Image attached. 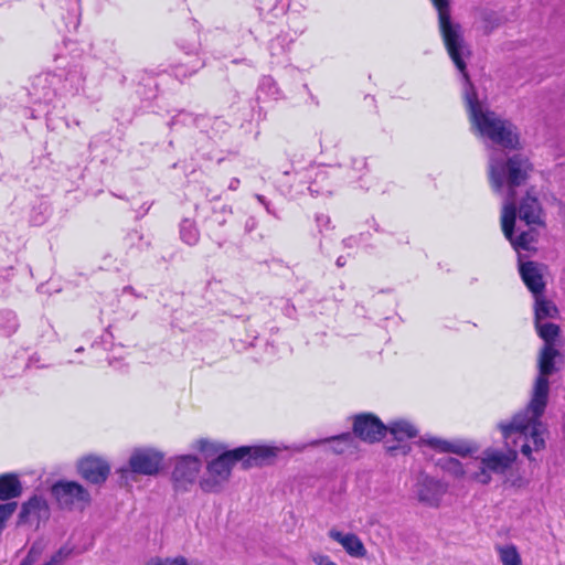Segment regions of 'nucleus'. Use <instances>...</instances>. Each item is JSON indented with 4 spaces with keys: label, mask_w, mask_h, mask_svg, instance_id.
<instances>
[{
    "label": "nucleus",
    "mask_w": 565,
    "mask_h": 565,
    "mask_svg": "<svg viewBox=\"0 0 565 565\" xmlns=\"http://www.w3.org/2000/svg\"><path fill=\"white\" fill-rule=\"evenodd\" d=\"M279 302L281 303V310L286 317L292 318L296 308L295 306L288 300V299H280Z\"/></svg>",
    "instance_id": "nucleus-42"
},
{
    "label": "nucleus",
    "mask_w": 565,
    "mask_h": 565,
    "mask_svg": "<svg viewBox=\"0 0 565 565\" xmlns=\"http://www.w3.org/2000/svg\"><path fill=\"white\" fill-rule=\"evenodd\" d=\"M215 222H216L220 226H222V225H224V224H225L226 220H225L224 217H220V216L217 215V213H215Z\"/></svg>",
    "instance_id": "nucleus-58"
},
{
    "label": "nucleus",
    "mask_w": 565,
    "mask_h": 565,
    "mask_svg": "<svg viewBox=\"0 0 565 565\" xmlns=\"http://www.w3.org/2000/svg\"><path fill=\"white\" fill-rule=\"evenodd\" d=\"M447 484L438 479L420 473L413 487V493L419 503L429 507H439L447 492Z\"/></svg>",
    "instance_id": "nucleus-11"
},
{
    "label": "nucleus",
    "mask_w": 565,
    "mask_h": 565,
    "mask_svg": "<svg viewBox=\"0 0 565 565\" xmlns=\"http://www.w3.org/2000/svg\"><path fill=\"white\" fill-rule=\"evenodd\" d=\"M347 263H348V257H347V256H343V255L339 256V257L337 258V262H335V264H337V266H338V267H343V266H345V265H347Z\"/></svg>",
    "instance_id": "nucleus-54"
},
{
    "label": "nucleus",
    "mask_w": 565,
    "mask_h": 565,
    "mask_svg": "<svg viewBox=\"0 0 565 565\" xmlns=\"http://www.w3.org/2000/svg\"><path fill=\"white\" fill-rule=\"evenodd\" d=\"M291 33H281L276 38L271 39L268 44V50L271 56L273 64H280L286 62V54L290 44L306 31V26L301 23L300 25H291L289 23Z\"/></svg>",
    "instance_id": "nucleus-17"
},
{
    "label": "nucleus",
    "mask_w": 565,
    "mask_h": 565,
    "mask_svg": "<svg viewBox=\"0 0 565 565\" xmlns=\"http://www.w3.org/2000/svg\"><path fill=\"white\" fill-rule=\"evenodd\" d=\"M201 156H202V158H204L206 160H216L218 163L223 161L222 157H217L212 151L202 152Z\"/></svg>",
    "instance_id": "nucleus-52"
},
{
    "label": "nucleus",
    "mask_w": 565,
    "mask_h": 565,
    "mask_svg": "<svg viewBox=\"0 0 565 565\" xmlns=\"http://www.w3.org/2000/svg\"><path fill=\"white\" fill-rule=\"evenodd\" d=\"M320 444H328L334 454L341 455L353 446V434L347 431L324 439H317L309 443L310 446H318Z\"/></svg>",
    "instance_id": "nucleus-24"
},
{
    "label": "nucleus",
    "mask_w": 565,
    "mask_h": 565,
    "mask_svg": "<svg viewBox=\"0 0 565 565\" xmlns=\"http://www.w3.org/2000/svg\"><path fill=\"white\" fill-rule=\"evenodd\" d=\"M423 445L429 446L430 448L445 452V454H456L460 456H467L472 451L470 445L463 441H449L446 439H441L433 436H425L420 439Z\"/></svg>",
    "instance_id": "nucleus-19"
},
{
    "label": "nucleus",
    "mask_w": 565,
    "mask_h": 565,
    "mask_svg": "<svg viewBox=\"0 0 565 565\" xmlns=\"http://www.w3.org/2000/svg\"><path fill=\"white\" fill-rule=\"evenodd\" d=\"M284 175L292 177V183L289 186L296 192H302V185L306 184L311 195L331 194L332 192L329 172L324 168L310 166L302 170H296L292 167L291 170L284 171Z\"/></svg>",
    "instance_id": "nucleus-7"
},
{
    "label": "nucleus",
    "mask_w": 565,
    "mask_h": 565,
    "mask_svg": "<svg viewBox=\"0 0 565 565\" xmlns=\"http://www.w3.org/2000/svg\"><path fill=\"white\" fill-rule=\"evenodd\" d=\"M311 557L316 565H338L333 561H331L328 555L312 554Z\"/></svg>",
    "instance_id": "nucleus-43"
},
{
    "label": "nucleus",
    "mask_w": 565,
    "mask_h": 565,
    "mask_svg": "<svg viewBox=\"0 0 565 565\" xmlns=\"http://www.w3.org/2000/svg\"><path fill=\"white\" fill-rule=\"evenodd\" d=\"M22 484L19 477L14 473H4L0 476V500L8 501L20 497Z\"/></svg>",
    "instance_id": "nucleus-23"
},
{
    "label": "nucleus",
    "mask_w": 565,
    "mask_h": 565,
    "mask_svg": "<svg viewBox=\"0 0 565 565\" xmlns=\"http://www.w3.org/2000/svg\"><path fill=\"white\" fill-rule=\"evenodd\" d=\"M122 292H125V294H131V295H134V296H136V297H139V295H137V294L135 292V289H134L131 286H126V287H124Z\"/></svg>",
    "instance_id": "nucleus-56"
},
{
    "label": "nucleus",
    "mask_w": 565,
    "mask_h": 565,
    "mask_svg": "<svg viewBox=\"0 0 565 565\" xmlns=\"http://www.w3.org/2000/svg\"><path fill=\"white\" fill-rule=\"evenodd\" d=\"M531 169L529 160L521 154L509 157L504 150L490 149L488 166L490 184L492 190L503 198L502 231L516 252L529 250L536 237L533 228L522 230L521 226L516 228L519 235L513 236L518 211L516 191L529 178Z\"/></svg>",
    "instance_id": "nucleus-2"
},
{
    "label": "nucleus",
    "mask_w": 565,
    "mask_h": 565,
    "mask_svg": "<svg viewBox=\"0 0 565 565\" xmlns=\"http://www.w3.org/2000/svg\"><path fill=\"white\" fill-rule=\"evenodd\" d=\"M205 119L203 130L200 131L207 134L211 139L221 138L230 128L227 121L221 117L205 116Z\"/></svg>",
    "instance_id": "nucleus-31"
},
{
    "label": "nucleus",
    "mask_w": 565,
    "mask_h": 565,
    "mask_svg": "<svg viewBox=\"0 0 565 565\" xmlns=\"http://www.w3.org/2000/svg\"><path fill=\"white\" fill-rule=\"evenodd\" d=\"M60 84L61 79L55 76V72L39 74L32 81L29 94L34 104H43L46 107L44 110L46 117L52 114L50 106L56 108V104L61 99L57 87Z\"/></svg>",
    "instance_id": "nucleus-10"
},
{
    "label": "nucleus",
    "mask_w": 565,
    "mask_h": 565,
    "mask_svg": "<svg viewBox=\"0 0 565 565\" xmlns=\"http://www.w3.org/2000/svg\"><path fill=\"white\" fill-rule=\"evenodd\" d=\"M195 51V46H193L191 50L186 51V55H190L191 53H193Z\"/></svg>",
    "instance_id": "nucleus-61"
},
{
    "label": "nucleus",
    "mask_w": 565,
    "mask_h": 565,
    "mask_svg": "<svg viewBox=\"0 0 565 565\" xmlns=\"http://www.w3.org/2000/svg\"><path fill=\"white\" fill-rule=\"evenodd\" d=\"M241 184V181L238 178H232L228 183V190L236 191Z\"/></svg>",
    "instance_id": "nucleus-53"
},
{
    "label": "nucleus",
    "mask_w": 565,
    "mask_h": 565,
    "mask_svg": "<svg viewBox=\"0 0 565 565\" xmlns=\"http://www.w3.org/2000/svg\"><path fill=\"white\" fill-rule=\"evenodd\" d=\"M51 494L64 510H83L92 501L89 491L77 481L57 480L51 487Z\"/></svg>",
    "instance_id": "nucleus-9"
},
{
    "label": "nucleus",
    "mask_w": 565,
    "mask_h": 565,
    "mask_svg": "<svg viewBox=\"0 0 565 565\" xmlns=\"http://www.w3.org/2000/svg\"><path fill=\"white\" fill-rule=\"evenodd\" d=\"M265 96L268 99L278 102L286 98L277 82L270 75H263L257 86V100Z\"/></svg>",
    "instance_id": "nucleus-25"
},
{
    "label": "nucleus",
    "mask_w": 565,
    "mask_h": 565,
    "mask_svg": "<svg viewBox=\"0 0 565 565\" xmlns=\"http://www.w3.org/2000/svg\"><path fill=\"white\" fill-rule=\"evenodd\" d=\"M541 206L535 195L526 191L519 206V220L526 226L542 224Z\"/></svg>",
    "instance_id": "nucleus-20"
},
{
    "label": "nucleus",
    "mask_w": 565,
    "mask_h": 565,
    "mask_svg": "<svg viewBox=\"0 0 565 565\" xmlns=\"http://www.w3.org/2000/svg\"><path fill=\"white\" fill-rule=\"evenodd\" d=\"M79 24V0L76 1L75 8H73V14L68 22H66V25H72L73 29H76Z\"/></svg>",
    "instance_id": "nucleus-44"
},
{
    "label": "nucleus",
    "mask_w": 565,
    "mask_h": 565,
    "mask_svg": "<svg viewBox=\"0 0 565 565\" xmlns=\"http://www.w3.org/2000/svg\"><path fill=\"white\" fill-rule=\"evenodd\" d=\"M435 8L438 11L439 28L447 49V52L455 63L458 71L462 74L466 87H465V102H480L477 98L473 86L471 85L468 74L466 72L465 56L469 54L460 28L457 24H452L450 21L449 3L448 0H431Z\"/></svg>",
    "instance_id": "nucleus-4"
},
{
    "label": "nucleus",
    "mask_w": 565,
    "mask_h": 565,
    "mask_svg": "<svg viewBox=\"0 0 565 565\" xmlns=\"http://www.w3.org/2000/svg\"><path fill=\"white\" fill-rule=\"evenodd\" d=\"M386 449L390 452H394V451L401 450L402 454H406L409 448L407 446L388 445V441H386Z\"/></svg>",
    "instance_id": "nucleus-51"
},
{
    "label": "nucleus",
    "mask_w": 565,
    "mask_h": 565,
    "mask_svg": "<svg viewBox=\"0 0 565 565\" xmlns=\"http://www.w3.org/2000/svg\"><path fill=\"white\" fill-rule=\"evenodd\" d=\"M329 536L332 540L340 543L349 555L353 556V533L352 532L344 533L340 530L331 529L329 531Z\"/></svg>",
    "instance_id": "nucleus-37"
},
{
    "label": "nucleus",
    "mask_w": 565,
    "mask_h": 565,
    "mask_svg": "<svg viewBox=\"0 0 565 565\" xmlns=\"http://www.w3.org/2000/svg\"><path fill=\"white\" fill-rule=\"evenodd\" d=\"M542 415L535 416L529 406L515 414L510 422H501L498 428L502 434V438L508 448L507 451L488 448L482 455L476 459L478 469L471 472V479L488 484L492 479V475L502 476L514 465L518 457V448L520 451L531 459L533 451H539L545 447L544 427L540 420Z\"/></svg>",
    "instance_id": "nucleus-1"
},
{
    "label": "nucleus",
    "mask_w": 565,
    "mask_h": 565,
    "mask_svg": "<svg viewBox=\"0 0 565 565\" xmlns=\"http://www.w3.org/2000/svg\"><path fill=\"white\" fill-rule=\"evenodd\" d=\"M255 199L264 206L266 212L269 215H273L276 218H280L279 210L274 206V204L263 194H255Z\"/></svg>",
    "instance_id": "nucleus-39"
},
{
    "label": "nucleus",
    "mask_w": 565,
    "mask_h": 565,
    "mask_svg": "<svg viewBox=\"0 0 565 565\" xmlns=\"http://www.w3.org/2000/svg\"><path fill=\"white\" fill-rule=\"evenodd\" d=\"M180 238L189 246H194L199 243L200 232L193 220L183 218L180 223Z\"/></svg>",
    "instance_id": "nucleus-33"
},
{
    "label": "nucleus",
    "mask_w": 565,
    "mask_h": 565,
    "mask_svg": "<svg viewBox=\"0 0 565 565\" xmlns=\"http://www.w3.org/2000/svg\"><path fill=\"white\" fill-rule=\"evenodd\" d=\"M316 223L320 232H322V228L328 227V225L330 224V217L326 214H318L316 216Z\"/></svg>",
    "instance_id": "nucleus-45"
},
{
    "label": "nucleus",
    "mask_w": 565,
    "mask_h": 565,
    "mask_svg": "<svg viewBox=\"0 0 565 565\" xmlns=\"http://www.w3.org/2000/svg\"><path fill=\"white\" fill-rule=\"evenodd\" d=\"M535 298V322H542L545 319H554L558 315V309L552 302L546 300L542 294L534 295Z\"/></svg>",
    "instance_id": "nucleus-29"
},
{
    "label": "nucleus",
    "mask_w": 565,
    "mask_h": 565,
    "mask_svg": "<svg viewBox=\"0 0 565 565\" xmlns=\"http://www.w3.org/2000/svg\"><path fill=\"white\" fill-rule=\"evenodd\" d=\"M46 510V501L42 497L34 494L28 501L22 503L18 522L19 524H24L29 521L31 515L39 514L41 511Z\"/></svg>",
    "instance_id": "nucleus-26"
},
{
    "label": "nucleus",
    "mask_w": 565,
    "mask_h": 565,
    "mask_svg": "<svg viewBox=\"0 0 565 565\" xmlns=\"http://www.w3.org/2000/svg\"><path fill=\"white\" fill-rule=\"evenodd\" d=\"M520 275L522 280L529 288V290L534 295L542 294L545 288V284L543 281V276L539 265L534 262H524L520 260Z\"/></svg>",
    "instance_id": "nucleus-18"
},
{
    "label": "nucleus",
    "mask_w": 565,
    "mask_h": 565,
    "mask_svg": "<svg viewBox=\"0 0 565 565\" xmlns=\"http://www.w3.org/2000/svg\"><path fill=\"white\" fill-rule=\"evenodd\" d=\"M206 119L204 115H194L185 109L178 110L169 120L168 126L171 130H179L183 127H195L203 130Z\"/></svg>",
    "instance_id": "nucleus-21"
},
{
    "label": "nucleus",
    "mask_w": 565,
    "mask_h": 565,
    "mask_svg": "<svg viewBox=\"0 0 565 565\" xmlns=\"http://www.w3.org/2000/svg\"><path fill=\"white\" fill-rule=\"evenodd\" d=\"M257 225H258V222H257L256 217L249 216L246 220L245 225H244L245 232L246 233L253 232L257 227Z\"/></svg>",
    "instance_id": "nucleus-46"
},
{
    "label": "nucleus",
    "mask_w": 565,
    "mask_h": 565,
    "mask_svg": "<svg viewBox=\"0 0 565 565\" xmlns=\"http://www.w3.org/2000/svg\"><path fill=\"white\" fill-rule=\"evenodd\" d=\"M146 565H167V559L154 558L149 561Z\"/></svg>",
    "instance_id": "nucleus-55"
},
{
    "label": "nucleus",
    "mask_w": 565,
    "mask_h": 565,
    "mask_svg": "<svg viewBox=\"0 0 565 565\" xmlns=\"http://www.w3.org/2000/svg\"><path fill=\"white\" fill-rule=\"evenodd\" d=\"M2 295H3V296H6V297L8 296V292H7V289H6V288H4V289H2Z\"/></svg>",
    "instance_id": "nucleus-64"
},
{
    "label": "nucleus",
    "mask_w": 565,
    "mask_h": 565,
    "mask_svg": "<svg viewBox=\"0 0 565 565\" xmlns=\"http://www.w3.org/2000/svg\"><path fill=\"white\" fill-rule=\"evenodd\" d=\"M76 470L78 476L86 482L102 486L110 475V465L99 456L88 455L77 461Z\"/></svg>",
    "instance_id": "nucleus-12"
},
{
    "label": "nucleus",
    "mask_w": 565,
    "mask_h": 565,
    "mask_svg": "<svg viewBox=\"0 0 565 565\" xmlns=\"http://www.w3.org/2000/svg\"><path fill=\"white\" fill-rule=\"evenodd\" d=\"M166 559H167V565H189L186 558L183 556H177L174 558L168 557Z\"/></svg>",
    "instance_id": "nucleus-49"
},
{
    "label": "nucleus",
    "mask_w": 565,
    "mask_h": 565,
    "mask_svg": "<svg viewBox=\"0 0 565 565\" xmlns=\"http://www.w3.org/2000/svg\"><path fill=\"white\" fill-rule=\"evenodd\" d=\"M387 431L398 443L414 438L418 435L417 427L407 419H396L390 423L388 426H386V433Z\"/></svg>",
    "instance_id": "nucleus-22"
},
{
    "label": "nucleus",
    "mask_w": 565,
    "mask_h": 565,
    "mask_svg": "<svg viewBox=\"0 0 565 565\" xmlns=\"http://www.w3.org/2000/svg\"><path fill=\"white\" fill-rule=\"evenodd\" d=\"M20 327L17 313L11 309L0 310V333L3 337H11Z\"/></svg>",
    "instance_id": "nucleus-30"
},
{
    "label": "nucleus",
    "mask_w": 565,
    "mask_h": 565,
    "mask_svg": "<svg viewBox=\"0 0 565 565\" xmlns=\"http://www.w3.org/2000/svg\"><path fill=\"white\" fill-rule=\"evenodd\" d=\"M51 205L47 201H38L35 204L32 205L30 212V223L33 226H41L45 224L49 217L51 216Z\"/></svg>",
    "instance_id": "nucleus-32"
},
{
    "label": "nucleus",
    "mask_w": 565,
    "mask_h": 565,
    "mask_svg": "<svg viewBox=\"0 0 565 565\" xmlns=\"http://www.w3.org/2000/svg\"><path fill=\"white\" fill-rule=\"evenodd\" d=\"M386 434V426L373 414L361 413L355 415V437L375 443L381 440Z\"/></svg>",
    "instance_id": "nucleus-14"
},
{
    "label": "nucleus",
    "mask_w": 565,
    "mask_h": 565,
    "mask_svg": "<svg viewBox=\"0 0 565 565\" xmlns=\"http://www.w3.org/2000/svg\"><path fill=\"white\" fill-rule=\"evenodd\" d=\"M84 351V347H78L75 352L79 353V352H83Z\"/></svg>",
    "instance_id": "nucleus-60"
},
{
    "label": "nucleus",
    "mask_w": 565,
    "mask_h": 565,
    "mask_svg": "<svg viewBox=\"0 0 565 565\" xmlns=\"http://www.w3.org/2000/svg\"><path fill=\"white\" fill-rule=\"evenodd\" d=\"M225 212H231V210H230V209H227V206H223V207H222V213H225Z\"/></svg>",
    "instance_id": "nucleus-62"
},
{
    "label": "nucleus",
    "mask_w": 565,
    "mask_h": 565,
    "mask_svg": "<svg viewBox=\"0 0 565 565\" xmlns=\"http://www.w3.org/2000/svg\"><path fill=\"white\" fill-rule=\"evenodd\" d=\"M503 484L505 487L521 489L527 484V480L522 476L518 468L512 465L507 472L502 476Z\"/></svg>",
    "instance_id": "nucleus-35"
},
{
    "label": "nucleus",
    "mask_w": 565,
    "mask_h": 565,
    "mask_svg": "<svg viewBox=\"0 0 565 565\" xmlns=\"http://www.w3.org/2000/svg\"><path fill=\"white\" fill-rule=\"evenodd\" d=\"M74 553V546L70 544L62 545L52 556L51 558L42 565H62L66 559H68Z\"/></svg>",
    "instance_id": "nucleus-38"
},
{
    "label": "nucleus",
    "mask_w": 565,
    "mask_h": 565,
    "mask_svg": "<svg viewBox=\"0 0 565 565\" xmlns=\"http://www.w3.org/2000/svg\"><path fill=\"white\" fill-rule=\"evenodd\" d=\"M350 242H351V238L349 237V238H344V239H342L341 244H342L344 247H351Z\"/></svg>",
    "instance_id": "nucleus-59"
},
{
    "label": "nucleus",
    "mask_w": 565,
    "mask_h": 565,
    "mask_svg": "<svg viewBox=\"0 0 565 565\" xmlns=\"http://www.w3.org/2000/svg\"><path fill=\"white\" fill-rule=\"evenodd\" d=\"M55 76L61 79V84L57 86L61 98L76 96L83 90L85 75L82 65L74 64L68 68L58 70L55 72Z\"/></svg>",
    "instance_id": "nucleus-16"
},
{
    "label": "nucleus",
    "mask_w": 565,
    "mask_h": 565,
    "mask_svg": "<svg viewBox=\"0 0 565 565\" xmlns=\"http://www.w3.org/2000/svg\"><path fill=\"white\" fill-rule=\"evenodd\" d=\"M202 66L203 63L196 60L190 66L185 64L173 66L171 72L160 68L142 70L136 74L137 94L142 99L151 100L157 97L162 83L168 82L172 76L181 81V78L195 74Z\"/></svg>",
    "instance_id": "nucleus-5"
},
{
    "label": "nucleus",
    "mask_w": 565,
    "mask_h": 565,
    "mask_svg": "<svg viewBox=\"0 0 565 565\" xmlns=\"http://www.w3.org/2000/svg\"><path fill=\"white\" fill-rule=\"evenodd\" d=\"M535 328L544 345L539 356V375L536 377L531 408L534 416L544 413L548 396V376L555 371V359L561 355L555 348V341L559 335V327L551 322H535ZM535 419V417H533Z\"/></svg>",
    "instance_id": "nucleus-3"
},
{
    "label": "nucleus",
    "mask_w": 565,
    "mask_h": 565,
    "mask_svg": "<svg viewBox=\"0 0 565 565\" xmlns=\"http://www.w3.org/2000/svg\"><path fill=\"white\" fill-rule=\"evenodd\" d=\"M231 454L238 459L243 468L247 469L254 466H262L266 461L277 456V448L259 445V446H239L231 449Z\"/></svg>",
    "instance_id": "nucleus-13"
},
{
    "label": "nucleus",
    "mask_w": 565,
    "mask_h": 565,
    "mask_svg": "<svg viewBox=\"0 0 565 565\" xmlns=\"http://www.w3.org/2000/svg\"><path fill=\"white\" fill-rule=\"evenodd\" d=\"M201 466V460L194 455L178 457L172 471V480L175 487H185L193 483L198 478Z\"/></svg>",
    "instance_id": "nucleus-15"
},
{
    "label": "nucleus",
    "mask_w": 565,
    "mask_h": 565,
    "mask_svg": "<svg viewBox=\"0 0 565 565\" xmlns=\"http://www.w3.org/2000/svg\"><path fill=\"white\" fill-rule=\"evenodd\" d=\"M126 241L130 245H135L136 242H139L140 243L138 245L139 249H142L143 247H148L149 246L148 242H142L143 237H142V234L139 231H132V232L128 233L127 236H126Z\"/></svg>",
    "instance_id": "nucleus-40"
},
{
    "label": "nucleus",
    "mask_w": 565,
    "mask_h": 565,
    "mask_svg": "<svg viewBox=\"0 0 565 565\" xmlns=\"http://www.w3.org/2000/svg\"><path fill=\"white\" fill-rule=\"evenodd\" d=\"M303 9L305 7L302 4H297L295 8H292V0H276L275 4L270 8V12L275 18H278L287 14L290 11L291 17H289L288 24L291 23V25L295 26L300 25L302 23L306 26V24L302 21H294V14H300Z\"/></svg>",
    "instance_id": "nucleus-28"
},
{
    "label": "nucleus",
    "mask_w": 565,
    "mask_h": 565,
    "mask_svg": "<svg viewBox=\"0 0 565 565\" xmlns=\"http://www.w3.org/2000/svg\"><path fill=\"white\" fill-rule=\"evenodd\" d=\"M257 9H258V11H259V15H262V14H263V11H264V8L259 6Z\"/></svg>",
    "instance_id": "nucleus-63"
},
{
    "label": "nucleus",
    "mask_w": 565,
    "mask_h": 565,
    "mask_svg": "<svg viewBox=\"0 0 565 565\" xmlns=\"http://www.w3.org/2000/svg\"><path fill=\"white\" fill-rule=\"evenodd\" d=\"M164 454L154 448H136L132 450L128 465L116 470L126 482L131 475L156 476L162 468Z\"/></svg>",
    "instance_id": "nucleus-6"
},
{
    "label": "nucleus",
    "mask_w": 565,
    "mask_h": 565,
    "mask_svg": "<svg viewBox=\"0 0 565 565\" xmlns=\"http://www.w3.org/2000/svg\"><path fill=\"white\" fill-rule=\"evenodd\" d=\"M14 276V268L12 266L0 268V288L8 285Z\"/></svg>",
    "instance_id": "nucleus-41"
},
{
    "label": "nucleus",
    "mask_w": 565,
    "mask_h": 565,
    "mask_svg": "<svg viewBox=\"0 0 565 565\" xmlns=\"http://www.w3.org/2000/svg\"><path fill=\"white\" fill-rule=\"evenodd\" d=\"M302 88L306 90L307 95H308V99L306 100V104H310V105H313V106H318L319 105V100L318 98L310 92L309 87L307 84H303L302 85Z\"/></svg>",
    "instance_id": "nucleus-47"
},
{
    "label": "nucleus",
    "mask_w": 565,
    "mask_h": 565,
    "mask_svg": "<svg viewBox=\"0 0 565 565\" xmlns=\"http://www.w3.org/2000/svg\"><path fill=\"white\" fill-rule=\"evenodd\" d=\"M437 466L440 467L443 471L455 478H462L467 473L471 476V472H473L470 466L465 468L458 459L450 456L439 458L437 460Z\"/></svg>",
    "instance_id": "nucleus-27"
},
{
    "label": "nucleus",
    "mask_w": 565,
    "mask_h": 565,
    "mask_svg": "<svg viewBox=\"0 0 565 565\" xmlns=\"http://www.w3.org/2000/svg\"><path fill=\"white\" fill-rule=\"evenodd\" d=\"M33 561L30 558V555L24 557L19 565H32Z\"/></svg>",
    "instance_id": "nucleus-57"
},
{
    "label": "nucleus",
    "mask_w": 565,
    "mask_h": 565,
    "mask_svg": "<svg viewBox=\"0 0 565 565\" xmlns=\"http://www.w3.org/2000/svg\"><path fill=\"white\" fill-rule=\"evenodd\" d=\"M194 448L202 452L205 458L213 456L217 457L222 451H227L223 444L213 443L205 438L196 440Z\"/></svg>",
    "instance_id": "nucleus-34"
},
{
    "label": "nucleus",
    "mask_w": 565,
    "mask_h": 565,
    "mask_svg": "<svg viewBox=\"0 0 565 565\" xmlns=\"http://www.w3.org/2000/svg\"><path fill=\"white\" fill-rule=\"evenodd\" d=\"M502 565H522L521 556L514 545L499 547Z\"/></svg>",
    "instance_id": "nucleus-36"
},
{
    "label": "nucleus",
    "mask_w": 565,
    "mask_h": 565,
    "mask_svg": "<svg viewBox=\"0 0 565 565\" xmlns=\"http://www.w3.org/2000/svg\"><path fill=\"white\" fill-rule=\"evenodd\" d=\"M366 554V550L363 545V543L355 537V557H363Z\"/></svg>",
    "instance_id": "nucleus-48"
},
{
    "label": "nucleus",
    "mask_w": 565,
    "mask_h": 565,
    "mask_svg": "<svg viewBox=\"0 0 565 565\" xmlns=\"http://www.w3.org/2000/svg\"><path fill=\"white\" fill-rule=\"evenodd\" d=\"M28 366H35L38 369H41V367H47L49 364H40V356L38 354H33L29 359Z\"/></svg>",
    "instance_id": "nucleus-50"
},
{
    "label": "nucleus",
    "mask_w": 565,
    "mask_h": 565,
    "mask_svg": "<svg viewBox=\"0 0 565 565\" xmlns=\"http://www.w3.org/2000/svg\"><path fill=\"white\" fill-rule=\"evenodd\" d=\"M239 462L238 459L228 451H222L212 459L206 466V472L200 480V488L204 492L217 493L228 481L233 466Z\"/></svg>",
    "instance_id": "nucleus-8"
}]
</instances>
